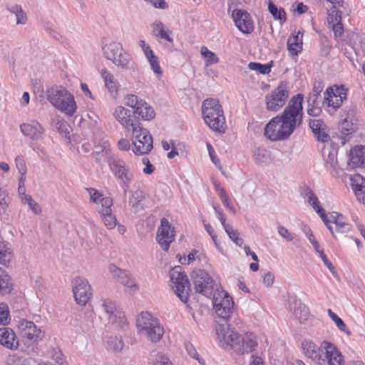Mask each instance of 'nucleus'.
<instances>
[{
    "label": "nucleus",
    "mask_w": 365,
    "mask_h": 365,
    "mask_svg": "<svg viewBox=\"0 0 365 365\" xmlns=\"http://www.w3.org/2000/svg\"><path fill=\"white\" fill-rule=\"evenodd\" d=\"M304 96L301 93L294 96L283 112L273 118L265 125L264 136L271 141L288 139L303 120Z\"/></svg>",
    "instance_id": "1"
},
{
    "label": "nucleus",
    "mask_w": 365,
    "mask_h": 365,
    "mask_svg": "<svg viewBox=\"0 0 365 365\" xmlns=\"http://www.w3.org/2000/svg\"><path fill=\"white\" fill-rule=\"evenodd\" d=\"M114 116L125 130L132 132L133 151L135 155L149 153L153 149V137L147 129L143 128L139 120L135 118L131 110L118 106L115 109Z\"/></svg>",
    "instance_id": "2"
},
{
    "label": "nucleus",
    "mask_w": 365,
    "mask_h": 365,
    "mask_svg": "<svg viewBox=\"0 0 365 365\" xmlns=\"http://www.w3.org/2000/svg\"><path fill=\"white\" fill-rule=\"evenodd\" d=\"M302 347L305 355L318 365L344 364L343 356L331 342L324 341L319 347L311 341H304Z\"/></svg>",
    "instance_id": "3"
},
{
    "label": "nucleus",
    "mask_w": 365,
    "mask_h": 365,
    "mask_svg": "<svg viewBox=\"0 0 365 365\" xmlns=\"http://www.w3.org/2000/svg\"><path fill=\"white\" fill-rule=\"evenodd\" d=\"M202 115L205 124L212 130L225 133L227 129L222 107L215 98H207L202 104Z\"/></svg>",
    "instance_id": "4"
},
{
    "label": "nucleus",
    "mask_w": 365,
    "mask_h": 365,
    "mask_svg": "<svg viewBox=\"0 0 365 365\" xmlns=\"http://www.w3.org/2000/svg\"><path fill=\"white\" fill-rule=\"evenodd\" d=\"M46 98L56 109L68 116H73L76 110L77 106L73 96L64 88L48 89Z\"/></svg>",
    "instance_id": "5"
},
{
    "label": "nucleus",
    "mask_w": 365,
    "mask_h": 365,
    "mask_svg": "<svg viewBox=\"0 0 365 365\" xmlns=\"http://www.w3.org/2000/svg\"><path fill=\"white\" fill-rule=\"evenodd\" d=\"M136 324L139 334L152 342L159 341L164 334L160 321L150 312H142L136 319Z\"/></svg>",
    "instance_id": "6"
},
{
    "label": "nucleus",
    "mask_w": 365,
    "mask_h": 365,
    "mask_svg": "<svg viewBox=\"0 0 365 365\" xmlns=\"http://www.w3.org/2000/svg\"><path fill=\"white\" fill-rule=\"evenodd\" d=\"M107 163L112 173L123 183L125 190H127L134 177L130 166L123 160L115 155H110Z\"/></svg>",
    "instance_id": "7"
},
{
    "label": "nucleus",
    "mask_w": 365,
    "mask_h": 365,
    "mask_svg": "<svg viewBox=\"0 0 365 365\" xmlns=\"http://www.w3.org/2000/svg\"><path fill=\"white\" fill-rule=\"evenodd\" d=\"M170 277L175 294L182 302H187L190 292V284L187 276L182 272V267L178 266L172 269Z\"/></svg>",
    "instance_id": "8"
},
{
    "label": "nucleus",
    "mask_w": 365,
    "mask_h": 365,
    "mask_svg": "<svg viewBox=\"0 0 365 365\" xmlns=\"http://www.w3.org/2000/svg\"><path fill=\"white\" fill-rule=\"evenodd\" d=\"M289 94V92L287 83L281 82L276 88L266 96L267 109L274 112L281 109L285 105Z\"/></svg>",
    "instance_id": "9"
},
{
    "label": "nucleus",
    "mask_w": 365,
    "mask_h": 365,
    "mask_svg": "<svg viewBox=\"0 0 365 365\" xmlns=\"http://www.w3.org/2000/svg\"><path fill=\"white\" fill-rule=\"evenodd\" d=\"M125 104L133 109V114H138L144 120H151L155 116V112L152 106L135 95L126 96Z\"/></svg>",
    "instance_id": "10"
},
{
    "label": "nucleus",
    "mask_w": 365,
    "mask_h": 365,
    "mask_svg": "<svg viewBox=\"0 0 365 365\" xmlns=\"http://www.w3.org/2000/svg\"><path fill=\"white\" fill-rule=\"evenodd\" d=\"M213 308L220 317L228 319L234 308L232 298L225 291L218 292L213 295Z\"/></svg>",
    "instance_id": "11"
},
{
    "label": "nucleus",
    "mask_w": 365,
    "mask_h": 365,
    "mask_svg": "<svg viewBox=\"0 0 365 365\" xmlns=\"http://www.w3.org/2000/svg\"><path fill=\"white\" fill-rule=\"evenodd\" d=\"M192 277L195 291L210 297L212 294L213 279L202 269L194 271Z\"/></svg>",
    "instance_id": "12"
},
{
    "label": "nucleus",
    "mask_w": 365,
    "mask_h": 365,
    "mask_svg": "<svg viewBox=\"0 0 365 365\" xmlns=\"http://www.w3.org/2000/svg\"><path fill=\"white\" fill-rule=\"evenodd\" d=\"M323 220L327 227L329 230L334 237L336 234L348 232L351 229V225L346 222L345 217L340 213L332 212Z\"/></svg>",
    "instance_id": "13"
},
{
    "label": "nucleus",
    "mask_w": 365,
    "mask_h": 365,
    "mask_svg": "<svg viewBox=\"0 0 365 365\" xmlns=\"http://www.w3.org/2000/svg\"><path fill=\"white\" fill-rule=\"evenodd\" d=\"M73 292L78 304L84 306L92 297V289L88 280L82 277L75 278Z\"/></svg>",
    "instance_id": "14"
},
{
    "label": "nucleus",
    "mask_w": 365,
    "mask_h": 365,
    "mask_svg": "<svg viewBox=\"0 0 365 365\" xmlns=\"http://www.w3.org/2000/svg\"><path fill=\"white\" fill-rule=\"evenodd\" d=\"M101 308L106 313L108 322L123 327L126 324L125 314L118 310L115 303L110 299L102 298Z\"/></svg>",
    "instance_id": "15"
},
{
    "label": "nucleus",
    "mask_w": 365,
    "mask_h": 365,
    "mask_svg": "<svg viewBox=\"0 0 365 365\" xmlns=\"http://www.w3.org/2000/svg\"><path fill=\"white\" fill-rule=\"evenodd\" d=\"M347 89L342 85L329 87L324 93V103L334 110L339 108L344 100L346 99Z\"/></svg>",
    "instance_id": "16"
},
{
    "label": "nucleus",
    "mask_w": 365,
    "mask_h": 365,
    "mask_svg": "<svg viewBox=\"0 0 365 365\" xmlns=\"http://www.w3.org/2000/svg\"><path fill=\"white\" fill-rule=\"evenodd\" d=\"M108 270L119 283L129 289L131 294L137 292L138 284L135 279L132 277L128 271L120 269L114 264H109Z\"/></svg>",
    "instance_id": "17"
},
{
    "label": "nucleus",
    "mask_w": 365,
    "mask_h": 365,
    "mask_svg": "<svg viewBox=\"0 0 365 365\" xmlns=\"http://www.w3.org/2000/svg\"><path fill=\"white\" fill-rule=\"evenodd\" d=\"M157 241L164 251H168L170 244L175 240L174 227L163 217L157 232Z\"/></svg>",
    "instance_id": "18"
},
{
    "label": "nucleus",
    "mask_w": 365,
    "mask_h": 365,
    "mask_svg": "<svg viewBox=\"0 0 365 365\" xmlns=\"http://www.w3.org/2000/svg\"><path fill=\"white\" fill-rule=\"evenodd\" d=\"M18 331L21 338L34 342L41 340L43 337L41 329L38 328L33 322L26 319L19 322Z\"/></svg>",
    "instance_id": "19"
},
{
    "label": "nucleus",
    "mask_w": 365,
    "mask_h": 365,
    "mask_svg": "<svg viewBox=\"0 0 365 365\" xmlns=\"http://www.w3.org/2000/svg\"><path fill=\"white\" fill-rule=\"evenodd\" d=\"M216 334L222 347H230L234 350V345L239 339L238 333L232 330L227 324H222L217 327Z\"/></svg>",
    "instance_id": "20"
},
{
    "label": "nucleus",
    "mask_w": 365,
    "mask_h": 365,
    "mask_svg": "<svg viewBox=\"0 0 365 365\" xmlns=\"http://www.w3.org/2000/svg\"><path fill=\"white\" fill-rule=\"evenodd\" d=\"M232 17L236 26L244 34H250L254 30L253 21L250 15L245 11L235 9Z\"/></svg>",
    "instance_id": "21"
},
{
    "label": "nucleus",
    "mask_w": 365,
    "mask_h": 365,
    "mask_svg": "<svg viewBox=\"0 0 365 365\" xmlns=\"http://www.w3.org/2000/svg\"><path fill=\"white\" fill-rule=\"evenodd\" d=\"M257 346L255 336L251 333H246L243 336L239 335V339L234 345V351L243 355L254 351Z\"/></svg>",
    "instance_id": "22"
},
{
    "label": "nucleus",
    "mask_w": 365,
    "mask_h": 365,
    "mask_svg": "<svg viewBox=\"0 0 365 365\" xmlns=\"http://www.w3.org/2000/svg\"><path fill=\"white\" fill-rule=\"evenodd\" d=\"M123 45L110 38H104L102 42V52L103 56L110 61L123 50Z\"/></svg>",
    "instance_id": "23"
},
{
    "label": "nucleus",
    "mask_w": 365,
    "mask_h": 365,
    "mask_svg": "<svg viewBox=\"0 0 365 365\" xmlns=\"http://www.w3.org/2000/svg\"><path fill=\"white\" fill-rule=\"evenodd\" d=\"M309 125L319 141L325 143L329 140L327 126L322 119L310 120Z\"/></svg>",
    "instance_id": "24"
},
{
    "label": "nucleus",
    "mask_w": 365,
    "mask_h": 365,
    "mask_svg": "<svg viewBox=\"0 0 365 365\" xmlns=\"http://www.w3.org/2000/svg\"><path fill=\"white\" fill-rule=\"evenodd\" d=\"M21 131L24 135L32 140H40L43 138L44 128L37 121H31L29 123H23L20 126Z\"/></svg>",
    "instance_id": "25"
},
{
    "label": "nucleus",
    "mask_w": 365,
    "mask_h": 365,
    "mask_svg": "<svg viewBox=\"0 0 365 365\" xmlns=\"http://www.w3.org/2000/svg\"><path fill=\"white\" fill-rule=\"evenodd\" d=\"M0 344L12 350L18 348L19 341L11 329L8 327L0 328Z\"/></svg>",
    "instance_id": "26"
},
{
    "label": "nucleus",
    "mask_w": 365,
    "mask_h": 365,
    "mask_svg": "<svg viewBox=\"0 0 365 365\" xmlns=\"http://www.w3.org/2000/svg\"><path fill=\"white\" fill-rule=\"evenodd\" d=\"M115 66L122 70H134L135 62L131 55L123 49L111 61Z\"/></svg>",
    "instance_id": "27"
},
{
    "label": "nucleus",
    "mask_w": 365,
    "mask_h": 365,
    "mask_svg": "<svg viewBox=\"0 0 365 365\" xmlns=\"http://www.w3.org/2000/svg\"><path fill=\"white\" fill-rule=\"evenodd\" d=\"M289 309L294 317L299 322L307 321L309 316V311L307 306L297 299H294L289 304Z\"/></svg>",
    "instance_id": "28"
},
{
    "label": "nucleus",
    "mask_w": 365,
    "mask_h": 365,
    "mask_svg": "<svg viewBox=\"0 0 365 365\" xmlns=\"http://www.w3.org/2000/svg\"><path fill=\"white\" fill-rule=\"evenodd\" d=\"M351 186L357 200L365 204V179L360 175H354L351 178Z\"/></svg>",
    "instance_id": "29"
},
{
    "label": "nucleus",
    "mask_w": 365,
    "mask_h": 365,
    "mask_svg": "<svg viewBox=\"0 0 365 365\" xmlns=\"http://www.w3.org/2000/svg\"><path fill=\"white\" fill-rule=\"evenodd\" d=\"M364 154V146L351 148L349 165L353 168L362 166Z\"/></svg>",
    "instance_id": "30"
},
{
    "label": "nucleus",
    "mask_w": 365,
    "mask_h": 365,
    "mask_svg": "<svg viewBox=\"0 0 365 365\" xmlns=\"http://www.w3.org/2000/svg\"><path fill=\"white\" fill-rule=\"evenodd\" d=\"M153 35L172 43L173 39L170 36L171 31L169 29H165L164 24L160 21H154L152 25Z\"/></svg>",
    "instance_id": "31"
},
{
    "label": "nucleus",
    "mask_w": 365,
    "mask_h": 365,
    "mask_svg": "<svg viewBox=\"0 0 365 365\" xmlns=\"http://www.w3.org/2000/svg\"><path fill=\"white\" fill-rule=\"evenodd\" d=\"M11 277L1 267H0V296L9 294L13 290Z\"/></svg>",
    "instance_id": "32"
},
{
    "label": "nucleus",
    "mask_w": 365,
    "mask_h": 365,
    "mask_svg": "<svg viewBox=\"0 0 365 365\" xmlns=\"http://www.w3.org/2000/svg\"><path fill=\"white\" fill-rule=\"evenodd\" d=\"M253 159L257 164H267L270 162L271 156L268 150L259 147L253 152Z\"/></svg>",
    "instance_id": "33"
},
{
    "label": "nucleus",
    "mask_w": 365,
    "mask_h": 365,
    "mask_svg": "<svg viewBox=\"0 0 365 365\" xmlns=\"http://www.w3.org/2000/svg\"><path fill=\"white\" fill-rule=\"evenodd\" d=\"M300 32L292 35L288 38L287 48L292 55H297L302 48V40L299 38Z\"/></svg>",
    "instance_id": "34"
},
{
    "label": "nucleus",
    "mask_w": 365,
    "mask_h": 365,
    "mask_svg": "<svg viewBox=\"0 0 365 365\" xmlns=\"http://www.w3.org/2000/svg\"><path fill=\"white\" fill-rule=\"evenodd\" d=\"M101 76L104 81L105 86L111 94L117 93L118 88L116 82L115 81L113 76L106 69L101 71Z\"/></svg>",
    "instance_id": "35"
},
{
    "label": "nucleus",
    "mask_w": 365,
    "mask_h": 365,
    "mask_svg": "<svg viewBox=\"0 0 365 365\" xmlns=\"http://www.w3.org/2000/svg\"><path fill=\"white\" fill-rule=\"evenodd\" d=\"M307 195L308 203L312 206L314 210L319 214L322 220H325L324 219L326 217V212L320 206V203L316 195L312 191H309Z\"/></svg>",
    "instance_id": "36"
},
{
    "label": "nucleus",
    "mask_w": 365,
    "mask_h": 365,
    "mask_svg": "<svg viewBox=\"0 0 365 365\" xmlns=\"http://www.w3.org/2000/svg\"><path fill=\"white\" fill-rule=\"evenodd\" d=\"M307 114L310 116H318L321 112L322 109L319 105V102L318 98L314 96H308L307 98Z\"/></svg>",
    "instance_id": "37"
},
{
    "label": "nucleus",
    "mask_w": 365,
    "mask_h": 365,
    "mask_svg": "<svg viewBox=\"0 0 365 365\" xmlns=\"http://www.w3.org/2000/svg\"><path fill=\"white\" fill-rule=\"evenodd\" d=\"M108 349L114 352H120L123 347L124 343L121 336H110L107 339Z\"/></svg>",
    "instance_id": "38"
},
{
    "label": "nucleus",
    "mask_w": 365,
    "mask_h": 365,
    "mask_svg": "<svg viewBox=\"0 0 365 365\" xmlns=\"http://www.w3.org/2000/svg\"><path fill=\"white\" fill-rule=\"evenodd\" d=\"M12 258V253L9 245L6 242H0V264L6 266Z\"/></svg>",
    "instance_id": "39"
},
{
    "label": "nucleus",
    "mask_w": 365,
    "mask_h": 365,
    "mask_svg": "<svg viewBox=\"0 0 365 365\" xmlns=\"http://www.w3.org/2000/svg\"><path fill=\"white\" fill-rule=\"evenodd\" d=\"M200 53L202 58L205 59V66H210L213 64H216L219 62L218 57L211 51H210L206 46H202L200 48Z\"/></svg>",
    "instance_id": "40"
},
{
    "label": "nucleus",
    "mask_w": 365,
    "mask_h": 365,
    "mask_svg": "<svg viewBox=\"0 0 365 365\" xmlns=\"http://www.w3.org/2000/svg\"><path fill=\"white\" fill-rule=\"evenodd\" d=\"M95 144L96 153H105L108 157L112 155L110 153V145L106 138H103L98 143L95 142Z\"/></svg>",
    "instance_id": "41"
},
{
    "label": "nucleus",
    "mask_w": 365,
    "mask_h": 365,
    "mask_svg": "<svg viewBox=\"0 0 365 365\" xmlns=\"http://www.w3.org/2000/svg\"><path fill=\"white\" fill-rule=\"evenodd\" d=\"M327 312L329 317L335 322L336 327L339 328L340 331L345 332L347 335L351 334L350 331L347 329V327L339 317H338L330 309H328Z\"/></svg>",
    "instance_id": "42"
},
{
    "label": "nucleus",
    "mask_w": 365,
    "mask_h": 365,
    "mask_svg": "<svg viewBox=\"0 0 365 365\" xmlns=\"http://www.w3.org/2000/svg\"><path fill=\"white\" fill-rule=\"evenodd\" d=\"M327 22L330 26L336 22L341 21V11L338 8H331L327 11Z\"/></svg>",
    "instance_id": "43"
},
{
    "label": "nucleus",
    "mask_w": 365,
    "mask_h": 365,
    "mask_svg": "<svg viewBox=\"0 0 365 365\" xmlns=\"http://www.w3.org/2000/svg\"><path fill=\"white\" fill-rule=\"evenodd\" d=\"M230 239L235 243L236 245L241 247L244 242L243 240L240 237L239 232L234 230L232 226H227L225 230Z\"/></svg>",
    "instance_id": "44"
},
{
    "label": "nucleus",
    "mask_w": 365,
    "mask_h": 365,
    "mask_svg": "<svg viewBox=\"0 0 365 365\" xmlns=\"http://www.w3.org/2000/svg\"><path fill=\"white\" fill-rule=\"evenodd\" d=\"M101 209L98 210L99 214H110L112 212V207L113 205V199L110 197H105L101 199Z\"/></svg>",
    "instance_id": "45"
},
{
    "label": "nucleus",
    "mask_w": 365,
    "mask_h": 365,
    "mask_svg": "<svg viewBox=\"0 0 365 365\" xmlns=\"http://www.w3.org/2000/svg\"><path fill=\"white\" fill-rule=\"evenodd\" d=\"M248 67L250 70L257 71L262 74H268L271 71V66L269 64L250 62L248 64Z\"/></svg>",
    "instance_id": "46"
},
{
    "label": "nucleus",
    "mask_w": 365,
    "mask_h": 365,
    "mask_svg": "<svg viewBox=\"0 0 365 365\" xmlns=\"http://www.w3.org/2000/svg\"><path fill=\"white\" fill-rule=\"evenodd\" d=\"M86 190L90 195L91 202L93 203L100 205V203L101 202V199H104L105 197L103 193H101L95 188L87 187Z\"/></svg>",
    "instance_id": "47"
},
{
    "label": "nucleus",
    "mask_w": 365,
    "mask_h": 365,
    "mask_svg": "<svg viewBox=\"0 0 365 365\" xmlns=\"http://www.w3.org/2000/svg\"><path fill=\"white\" fill-rule=\"evenodd\" d=\"M103 222V224L108 229H113L117 225V220L115 216L113 215V212L110 214H100Z\"/></svg>",
    "instance_id": "48"
},
{
    "label": "nucleus",
    "mask_w": 365,
    "mask_h": 365,
    "mask_svg": "<svg viewBox=\"0 0 365 365\" xmlns=\"http://www.w3.org/2000/svg\"><path fill=\"white\" fill-rule=\"evenodd\" d=\"M268 9L274 19L281 21L285 19V12L283 9H278L272 2H269Z\"/></svg>",
    "instance_id": "49"
},
{
    "label": "nucleus",
    "mask_w": 365,
    "mask_h": 365,
    "mask_svg": "<svg viewBox=\"0 0 365 365\" xmlns=\"http://www.w3.org/2000/svg\"><path fill=\"white\" fill-rule=\"evenodd\" d=\"M149 64L150 66L153 71L158 76L160 77L163 74V70L160 66L159 60L156 55L153 56L152 57L148 59Z\"/></svg>",
    "instance_id": "50"
},
{
    "label": "nucleus",
    "mask_w": 365,
    "mask_h": 365,
    "mask_svg": "<svg viewBox=\"0 0 365 365\" xmlns=\"http://www.w3.org/2000/svg\"><path fill=\"white\" fill-rule=\"evenodd\" d=\"M9 207V197L6 190L0 187V215L6 213Z\"/></svg>",
    "instance_id": "51"
},
{
    "label": "nucleus",
    "mask_w": 365,
    "mask_h": 365,
    "mask_svg": "<svg viewBox=\"0 0 365 365\" xmlns=\"http://www.w3.org/2000/svg\"><path fill=\"white\" fill-rule=\"evenodd\" d=\"M144 199V194L141 190H135L132 193L131 197L129 200V204L133 207L137 208L140 202Z\"/></svg>",
    "instance_id": "52"
},
{
    "label": "nucleus",
    "mask_w": 365,
    "mask_h": 365,
    "mask_svg": "<svg viewBox=\"0 0 365 365\" xmlns=\"http://www.w3.org/2000/svg\"><path fill=\"white\" fill-rule=\"evenodd\" d=\"M53 361L58 365H64L66 359L61 351L58 348H53L51 353Z\"/></svg>",
    "instance_id": "53"
},
{
    "label": "nucleus",
    "mask_w": 365,
    "mask_h": 365,
    "mask_svg": "<svg viewBox=\"0 0 365 365\" xmlns=\"http://www.w3.org/2000/svg\"><path fill=\"white\" fill-rule=\"evenodd\" d=\"M185 349H186L187 354H189V356L190 357L197 360L198 362L200 364H201L202 365H205V361L202 359L200 358V356H199L197 351H196L195 348L191 343H186Z\"/></svg>",
    "instance_id": "54"
},
{
    "label": "nucleus",
    "mask_w": 365,
    "mask_h": 365,
    "mask_svg": "<svg viewBox=\"0 0 365 365\" xmlns=\"http://www.w3.org/2000/svg\"><path fill=\"white\" fill-rule=\"evenodd\" d=\"M219 196H220V198L222 202V204L227 207L228 208L231 212H235V208L234 207L230 204V201H229V197H228V195H227L225 190L224 188H220V192H219Z\"/></svg>",
    "instance_id": "55"
},
{
    "label": "nucleus",
    "mask_w": 365,
    "mask_h": 365,
    "mask_svg": "<svg viewBox=\"0 0 365 365\" xmlns=\"http://www.w3.org/2000/svg\"><path fill=\"white\" fill-rule=\"evenodd\" d=\"M55 127L61 133L68 134V125L63 118H58L55 120Z\"/></svg>",
    "instance_id": "56"
},
{
    "label": "nucleus",
    "mask_w": 365,
    "mask_h": 365,
    "mask_svg": "<svg viewBox=\"0 0 365 365\" xmlns=\"http://www.w3.org/2000/svg\"><path fill=\"white\" fill-rule=\"evenodd\" d=\"M278 234L288 242H291L294 238V234L290 232L285 227L279 225L277 227Z\"/></svg>",
    "instance_id": "57"
},
{
    "label": "nucleus",
    "mask_w": 365,
    "mask_h": 365,
    "mask_svg": "<svg viewBox=\"0 0 365 365\" xmlns=\"http://www.w3.org/2000/svg\"><path fill=\"white\" fill-rule=\"evenodd\" d=\"M325 163L327 168L336 170L338 167L336 155L333 153H329L327 156V158L326 159Z\"/></svg>",
    "instance_id": "58"
},
{
    "label": "nucleus",
    "mask_w": 365,
    "mask_h": 365,
    "mask_svg": "<svg viewBox=\"0 0 365 365\" xmlns=\"http://www.w3.org/2000/svg\"><path fill=\"white\" fill-rule=\"evenodd\" d=\"M9 310L7 306L4 304H0V324H6L9 322Z\"/></svg>",
    "instance_id": "59"
},
{
    "label": "nucleus",
    "mask_w": 365,
    "mask_h": 365,
    "mask_svg": "<svg viewBox=\"0 0 365 365\" xmlns=\"http://www.w3.org/2000/svg\"><path fill=\"white\" fill-rule=\"evenodd\" d=\"M139 46L141 47L145 57L147 59L155 55L153 51L151 49L150 46L148 43H147L144 40H140Z\"/></svg>",
    "instance_id": "60"
},
{
    "label": "nucleus",
    "mask_w": 365,
    "mask_h": 365,
    "mask_svg": "<svg viewBox=\"0 0 365 365\" xmlns=\"http://www.w3.org/2000/svg\"><path fill=\"white\" fill-rule=\"evenodd\" d=\"M155 365H173L170 359L162 354H158L155 355Z\"/></svg>",
    "instance_id": "61"
},
{
    "label": "nucleus",
    "mask_w": 365,
    "mask_h": 365,
    "mask_svg": "<svg viewBox=\"0 0 365 365\" xmlns=\"http://www.w3.org/2000/svg\"><path fill=\"white\" fill-rule=\"evenodd\" d=\"M16 168H18L19 173L23 176L25 175L26 172V166L24 161V159L22 156H18L16 157L15 160Z\"/></svg>",
    "instance_id": "62"
},
{
    "label": "nucleus",
    "mask_w": 365,
    "mask_h": 365,
    "mask_svg": "<svg viewBox=\"0 0 365 365\" xmlns=\"http://www.w3.org/2000/svg\"><path fill=\"white\" fill-rule=\"evenodd\" d=\"M329 26L331 28V30L334 32L335 37L338 38L341 36V35L344 33V27L341 24V21L333 24Z\"/></svg>",
    "instance_id": "63"
},
{
    "label": "nucleus",
    "mask_w": 365,
    "mask_h": 365,
    "mask_svg": "<svg viewBox=\"0 0 365 365\" xmlns=\"http://www.w3.org/2000/svg\"><path fill=\"white\" fill-rule=\"evenodd\" d=\"M143 163L145 165L143 168V173L146 175L152 174L155 170V167L150 163V160L147 158H144L142 160Z\"/></svg>",
    "instance_id": "64"
}]
</instances>
